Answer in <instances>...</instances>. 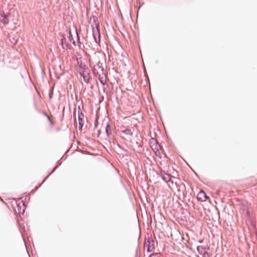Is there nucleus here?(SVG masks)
I'll return each instance as SVG.
<instances>
[{
  "instance_id": "nucleus-1",
  "label": "nucleus",
  "mask_w": 257,
  "mask_h": 257,
  "mask_svg": "<svg viewBox=\"0 0 257 257\" xmlns=\"http://www.w3.org/2000/svg\"><path fill=\"white\" fill-rule=\"evenodd\" d=\"M79 73L83 76V80L85 82H88L89 80L90 71L85 65L81 64L79 69Z\"/></svg>"
},
{
  "instance_id": "nucleus-2",
  "label": "nucleus",
  "mask_w": 257,
  "mask_h": 257,
  "mask_svg": "<svg viewBox=\"0 0 257 257\" xmlns=\"http://www.w3.org/2000/svg\"><path fill=\"white\" fill-rule=\"evenodd\" d=\"M93 72L94 73L97 75L100 79V82L102 83H104L103 82V76H104V73L103 72V69L99 64H96L93 67Z\"/></svg>"
},
{
  "instance_id": "nucleus-3",
  "label": "nucleus",
  "mask_w": 257,
  "mask_h": 257,
  "mask_svg": "<svg viewBox=\"0 0 257 257\" xmlns=\"http://www.w3.org/2000/svg\"><path fill=\"white\" fill-rule=\"evenodd\" d=\"M78 39V35L75 28L70 30L69 40L73 45H75V40Z\"/></svg>"
},
{
  "instance_id": "nucleus-4",
  "label": "nucleus",
  "mask_w": 257,
  "mask_h": 257,
  "mask_svg": "<svg viewBox=\"0 0 257 257\" xmlns=\"http://www.w3.org/2000/svg\"><path fill=\"white\" fill-rule=\"evenodd\" d=\"M93 36L94 41L96 43L100 41V33L98 27L96 26L95 28H92Z\"/></svg>"
},
{
  "instance_id": "nucleus-5",
  "label": "nucleus",
  "mask_w": 257,
  "mask_h": 257,
  "mask_svg": "<svg viewBox=\"0 0 257 257\" xmlns=\"http://www.w3.org/2000/svg\"><path fill=\"white\" fill-rule=\"evenodd\" d=\"M197 197L198 200L201 201H205L208 198V197L206 196L205 192L202 190H201L198 193Z\"/></svg>"
},
{
  "instance_id": "nucleus-6",
  "label": "nucleus",
  "mask_w": 257,
  "mask_h": 257,
  "mask_svg": "<svg viewBox=\"0 0 257 257\" xmlns=\"http://www.w3.org/2000/svg\"><path fill=\"white\" fill-rule=\"evenodd\" d=\"M83 115L81 113V114H79V116H78V123H79V129L80 130H81V128H82L83 127Z\"/></svg>"
},
{
  "instance_id": "nucleus-7",
  "label": "nucleus",
  "mask_w": 257,
  "mask_h": 257,
  "mask_svg": "<svg viewBox=\"0 0 257 257\" xmlns=\"http://www.w3.org/2000/svg\"><path fill=\"white\" fill-rule=\"evenodd\" d=\"M3 19H1V22L4 24H7L8 23V19H7L8 16L4 13L1 14Z\"/></svg>"
},
{
  "instance_id": "nucleus-8",
  "label": "nucleus",
  "mask_w": 257,
  "mask_h": 257,
  "mask_svg": "<svg viewBox=\"0 0 257 257\" xmlns=\"http://www.w3.org/2000/svg\"><path fill=\"white\" fill-rule=\"evenodd\" d=\"M163 179L166 181L168 182L171 181V177L168 174H165V175L163 176Z\"/></svg>"
},
{
  "instance_id": "nucleus-9",
  "label": "nucleus",
  "mask_w": 257,
  "mask_h": 257,
  "mask_svg": "<svg viewBox=\"0 0 257 257\" xmlns=\"http://www.w3.org/2000/svg\"><path fill=\"white\" fill-rule=\"evenodd\" d=\"M150 243L151 242H150L149 241H148L147 242L145 243V244H146V246H148V248H147V250L148 251H151L153 249V247L151 245H150Z\"/></svg>"
},
{
  "instance_id": "nucleus-10",
  "label": "nucleus",
  "mask_w": 257,
  "mask_h": 257,
  "mask_svg": "<svg viewBox=\"0 0 257 257\" xmlns=\"http://www.w3.org/2000/svg\"><path fill=\"white\" fill-rule=\"evenodd\" d=\"M150 257H157V254H152Z\"/></svg>"
}]
</instances>
